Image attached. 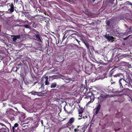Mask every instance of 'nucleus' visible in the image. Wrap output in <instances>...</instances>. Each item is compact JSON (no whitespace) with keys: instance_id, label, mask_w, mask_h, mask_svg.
<instances>
[{"instance_id":"54","label":"nucleus","mask_w":132,"mask_h":132,"mask_svg":"<svg viewBox=\"0 0 132 132\" xmlns=\"http://www.w3.org/2000/svg\"><path fill=\"white\" fill-rule=\"evenodd\" d=\"M48 45H49V41H48ZM48 46H49V45H48Z\"/></svg>"},{"instance_id":"30","label":"nucleus","mask_w":132,"mask_h":132,"mask_svg":"<svg viewBox=\"0 0 132 132\" xmlns=\"http://www.w3.org/2000/svg\"><path fill=\"white\" fill-rule=\"evenodd\" d=\"M82 117L83 119H85L87 118V114H83Z\"/></svg>"},{"instance_id":"38","label":"nucleus","mask_w":132,"mask_h":132,"mask_svg":"<svg viewBox=\"0 0 132 132\" xmlns=\"http://www.w3.org/2000/svg\"><path fill=\"white\" fill-rule=\"evenodd\" d=\"M116 68H113L111 70V71L110 72L112 73H113V72L116 70L115 69Z\"/></svg>"},{"instance_id":"25","label":"nucleus","mask_w":132,"mask_h":132,"mask_svg":"<svg viewBox=\"0 0 132 132\" xmlns=\"http://www.w3.org/2000/svg\"><path fill=\"white\" fill-rule=\"evenodd\" d=\"M36 38H37L38 39V41H39L41 42H42V40H41L40 36L38 34H37L36 35Z\"/></svg>"},{"instance_id":"11","label":"nucleus","mask_w":132,"mask_h":132,"mask_svg":"<svg viewBox=\"0 0 132 132\" xmlns=\"http://www.w3.org/2000/svg\"><path fill=\"white\" fill-rule=\"evenodd\" d=\"M75 119L74 117H72L70 119L68 122L66 124V126L68 127L69 126H71L72 124L75 121Z\"/></svg>"},{"instance_id":"17","label":"nucleus","mask_w":132,"mask_h":132,"mask_svg":"<svg viewBox=\"0 0 132 132\" xmlns=\"http://www.w3.org/2000/svg\"><path fill=\"white\" fill-rule=\"evenodd\" d=\"M98 92H96V90H94L93 91V94L94 95V97H95L96 98V97H97L98 98V103L99 102V101H98L99 99V97H97V95L98 94V91L97 90Z\"/></svg>"},{"instance_id":"50","label":"nucleus","mask_w":132,"mask_h":132,"mask_svg":"<svg viewBox=\"0 0 132 132\" xmlns=\"http://www.w3.org/2000/svg\"><path fill=\"white\" fill-rule=\"evenodd\" d=\"M44 87V84H42V85L41 86V87Z\"/></svg>"},{"instance_id":"3","label":"nucleus","mask_w":132,"mask_h":132,"mask_svg":"<svg viewBox=\"0 0 132 132\" xmlns=\"http://www.w3.org/2000/svg\"><path fill=\"white\" fill-rule=\"evenodd\" d=\"M78 32H75L71 35L69 36L68 37V41H69L71 42L74 43H75V41L79 43V41L77 39H76V37L77 36V33Z\"/></svg>"},{"instance_id":"56","label":"nucleus","mask_w":132,"mask_h":132,"mask_svg":"<svg viewBox=\"0 0 132 132\" xmlns=\"http://www.w3.org/2000/svg\"><path fill=\"white\" fill-rule=\"evenodd\" d=\"M73 45H74L75 46H76L77 45L76 44H73Z\"/></svg>"},{"instance_id":"31","label":"nucleus","mask_w":132,"mask_h":132,"mask_svg":"<svg viewBox=\"0 0 132 132\" xmlns=\"http://www.w3.org/2000/svg\"><path fill=\"white\" fill-rule=\"evenodd\" d=\"M78 112V114H82L83 112V110H80V109H79Z\"/></svg>"},{"instance_id":"42","label":"nucleus","mask_w":132,"mask_h":132,"mask_svg":"<svg viewBox=\"0 0 132 132\" xmlns=\"http://www.w3.org/2000/svg\"><path fill=\"white\" fill-rule=\"evenodd\" d=\"M27 12H28L26 11H22V14H24V15H25L27 13Z\"/></svg>"},{"instance_id":"20","label":"nucleus","mask_w":132,"mask_h":132,"mask_svg":"<svg viewBox=\"0 0 132 132\" xmlns=\"http://www.w3.org/2000/svg\"><path fill=\"white\" fill-rule=\"evenodd\" d=\"M51 88H53L57 86V83L56 82H54L52 83L51 84Z\"/></svg>"},{"instance_id":"36","label":"nucleus","mask_w":132,"mask_h":132,"mask_svg":"<svg viewBox=\"0 0 132 132\" xmlns=\"http://www.w3.org/2000/svg\"><path fill=\"white\" fill-rule=\"evenodd\" d=\"M106 23L107 26H109L110 25V21H107Z\"/></svg>"},{"instance_id":"63","label":"nucleus","mask_w":132,"mask_h":132,"mask_svg":"<svg viewBox=\"0 0 132 132\" xmlns=\"http://www.w3.org/2000/svg\"><path fill=\"white\" fill-rule=\"evenodd\" d=\"M99 63H100V64H101V62H100Z\"/></svg>"},{"instance_id":"64","label":"nucleus","mask_w":132,"mask_h":132,"mask_svg":"<svg viewBox=\"0 0 132 132\" xmlns=\"http://www.w3.org/2000/svg\"><path fill=\"white\" fill-rule=\"evenodd\" d=\"M37 33H39V32L38 31H37Z\"/></svg>"},{"instance_id":"60","label":"nucleus","mask_w":132,"mask_h":132,"mask_svg":"<svg viewBox=\"0 0 132 132\" xmlns=\"http://www.w3.org/2000/svg\"><path fill=\"white\" fill-rule=\"evenodd\" d=\"M72 28V29H73L74 28H73V27H72V28Z\"/></svg>"},{"instance_id":"16","label":"nucleus","mask_w":132,"mask_h":132,"mask_svg":"<svg viewBox=\"0 0 132 132\" xmlns=\"http://www.w3.org/2000/svg\"><path fill=\"white\" fill-rule=\"evenodd\" d=\"M44 78L45 79V85H48L50 84L49 81L50 79L48 80V77L45 76L44 77Z\"/></svg>"},{"instance_id":"18","label":"nucleus","mask_w":132,"mask_h":132,"mask_svg":"<svg viewBox=\"0 0 132 132\" xmlns=\"http://www.w3.org/2000/svg\"><path fill=\"white\" fill-rule=\"evenodd\" d=\"M21 36L20 35L15 36L14 37L12 38L13 40V42H15L18 39L20 38Z\"/></svg>"},{"instance_id":"2","label":"nucleus","mask_w":132,"mask_h":132,"mask_svg":"<svg viewBox=\"0 0 132 132\" xmlns=\"http://www.w3.org/2000/svg\"><path fill=\"white\" fill-rule=\"evenodd\" d=\"M120 87L122 90L124 89V87L126 86L131 87V86H130L129 83L126 81V79L124 77L122 78H120L119 81Z\"/></svg>"},{"instance_id":"43","label":"nucleus","mask_w":132,"mask_h":132,"mask_svg":"<svg viewBox=\"0 0 132 132\" xmlns=\"http://www.w3.org/2000/svg\"><path fill=\"white\" fill-rule=\"evenodd\" d=\"M25 84L27 85H28L30 84V83L28 81H26V82H25Z\"/></svg>"},{"instance_id":"6","label":"nucleus","mask_w":132,"mask_h":132,"mask_svg":"<svg viewBox=\"0 0 132 132\" xmlns=\"http://www.w3.org/2000/svg\"><path fill=\"white\" fill-rule=\"evenodd\" d=\"M93 68H96V70H97L96 69L95 67V65L92 64H90L88 65L87 67H86L85 68V71L88 74H90V73H91L92 72V70L93 69Z\"/></svg>"},{"instance_id":"12","label":"nucleus","mask_w":132,"mask_h":132,"mask_svg":"<svg viewBox=\"0 0 132 132\" xmlns=\"http://www.w3.org/2000/svg\"><path fill=\"white\" fill-rule=\"evenodd\" d=\"M9 129L5 125L0 128V132H9Z\"/></svg>"},{"instance_id":"59","label":"nucleus","mask_w":132,"mask_h":132,"mask_svg":"<svg viewBox=\"0 0 132 132\" xmlns=\"http://www.w3.org/2000/svg\"><path fill=\"white\" fill-rule=\"evenodd\" d=\"M44 13L45 14H46V12H44Z\"/></svg>"},{"instance_id":"28","label":"nucleus","mask_w":132,"mask_h":132,"mask_svg":"<svg viewBox=\"0 0 132 132\" xmlns=\"http://www.w3.org/2000/svg\"><path fill=\"white\" fill-rule=\"evenodd\" d=\"M27 18H29L30 17V14H29V13L28 12H27V13L24 15Z\"/></svg>"},{"instance_id":"51","label":"nucleus","mask_w":132,"mask_h":132,"mask_svg":"<svg viewBox=\"0 0 132 132\" xmlns=\"http://www.w3.org/2000/svg\"><path fill=\"white\" fill-rule=\"evenodd\" d=\"M52 76H49V78H52Z\"/></svg>"},{"instance_id":"39","label":"nucleus","mask_w":132,"mask_h":132,"mask_svg":"<svg viewBox=\"0 0 132 132\" xmlns=\"http://www.w3.org/2000/svg\"><path fill=\"white\" fill-rule=\"evenodd\" d=\"M64 110L65 111V112H66L68 114H69L70 113V112H68L67 110H66V109H65V107H64Z\"/></svg>"},{"instance_id":"5","label":"nucleus","mask_w":132,"mask_h":132,"mask_svg":"<svg viewBox=\"0 0 132 132\" xmlns=\"http://www.w3.org/2000/svg\"><path fill=\"white\" fill-rule=\"evenodd\" d=\"M10 130L11 132H22V131L18 128L19 125L18 123H15L13 126L11 127V125L10 123Z\"/></svg>"},{"instance_id":"29","label":"nucleus","mask_w":132,"mask_h":132,"mask_svg":"<svg viewBox=\"0 0 132 132\" xmlns=\"http://www.w3.org/2000/svg\"><path fill=\"white\" fill-rule=\"evenodd\" d=\"M103 75L104 77H101V76H100V78H99L100 79H101L102 80V79H104L105 77V76L106 75V74L105 73H104L103 74Z\"/></svg>"},{"instance_id":"62","label":"nucleus","mask_w":132,"mask_h":132,"mask_svg":"<svg viewBox=\"0 0 132 132\" xmlns=\"http://www.w3.org/2000/svg\"><path fill=\"white\" fill-rule=\"evenodd\" d=\"M131 28H130V29H129V30H131Z\"/></svg>"},{"instance_id":"26","label":"nucleus","mask_w":132,"mask_h":132,"mask_svg":"<svg viewBox=\"0 0 132 132\" xmlns=\"http://www.w3.org/2000/svg\"><path fill=\"white\" fill-rule=\"evenodd\" d=\"M22 127L23 129H27L28 127L27 126H26L25 123H23L22 124Z\"/></svg>"},{"instance_id":"47","label":"nucleus","mask_w":132,"mask_h":132,"mask_svg":"<svg viewBox=\"0 0 132 132\" xmlns=\"http://www.w3.org/2000/svg\"><path fill=\"white\" fill-rule=\"evenodd\" d=\"M64 1H65L68 2H69L71 0H64Z\"/></svg>"},{"instance_id":"10","label":"nucleus","mask_w":132,"mask_h":132,"mask_svg":"<svg viewBox=\"0 0 132 132\" xmlns=\"http://www.w3.org/2000/svg\"><path fill=\"white\" fill-rule=\"evenodd\" d=\"M109 97L110 96L109 95H106L105 93L104 94H101V96L100 97V103L103 101L105 99V98L108 97Z\"/></svg>"},{"instance_id":"58","label":"nucleus","mask_w":132,"mask_h":132,"mask_svg":"<svg viewBox=\"0 0 132 132\" xmlns=\"http://www.w3.org/2000/svg\"><path fill=\"white\" fill-rule=\"evenodd\" d=\"M100 107H101V105H100V107H99L100 109Z\"/></svg>"},{"instance_id":"4","label":"nucleus","mask_w":132,"mask_h":132,"mask_svg":"<svg viewBox=\"0 0 132 132\" xmlns=\"http://www.w3.org/2000/svg\"><path fill=\"white\" fill-rule=\"evenodd\" d=\"M86 128L85 126H77L73 132H85Z\"/></svg>"},{"instance_id":"49","label":"nucleus","mask_w":132,"mask_h":132,"mask_svg":"<svg viewBox=\"0 0 132 132\" xmlns=\"http://www.w3.org/2000/svg\"><path fill=\"white\" fill-rule=\"evenodd\" d=\"M16 69H19V67H16Z\"/></svg>"},{"instance_id":"61","label":"nucleus","mask_w":132,"mask_h":132,"mask_svg":"<svg viewBox=\"0 0 132 132\" xmlns=\"http://www.w3.org/2000/svg\"><path fill=\"white\" fill-rule=\"evenodd\" d=\"M58 43H59L60 42H59V40L58 41Z\"/></svg>"},{"instance_id":"41","label":"nucleus","mask_w":132,"mask_h":132,"mask_svg":"<svg viewBox=\"0 0 132 132\" xmlns=\"http://www.w3.org/2000/svg\"><path fill=\"white\" fill-rule=\"evenodd\" d=\"M71 128L72 129H75V126H74L73 125H72V126H71Z\"/></svg>"},{"instance_id":"27","label":"nucleus","mask_w":132,"mask_h":132,"mask_svg":"<svg viewBox=\"0 0 132 132\" xmlns=\"http://www.w3.org/2000/svg\"><path fill=\"white\" fill-rule=\"evenodd\" d=\"M23 27H25V28H28V29H30V27L29 26V25L28 24H25L23 26Z\"/></svg>"},{"instance_id":"7","label":"nucleus","mask_w":132,"mask_h":132,"mask_svg":"<svg viewBox=\"0 0 132 132\" xmlns=\"http://www.w3.org/2000/svg\"><path fill=\"white\" fill-rule=\"evenodd\" d=\"M126 75V81L129 83V86H131V88H132V75L130 73H128Z\"/></svg>"},{"instance_id":"32","label":"nucleus","mask_w":132,"mask_h":132,"mask_svg":"<svg viewBox=\"0 0 132 132\" xmlns=\"http://www.w3.org/2000/svg\"><path fill=\"white\" fill-rule=\"evenodd\" d=\"M32 118L31 117H28L27 119V120L28 121V122H29L30 121H32Z\"/></svg>"},{"instance_id":"23","label":"nucleus","mask_w":132,"mask_h":132,"mask_svg":"<svg viewBox=\"0 0 132 132\" xmlns=\"http://www.w3.org/2000/svg\"><path fill=\"white\" fill-rule=\"evenodd\" d=\"M93 95V93L91 92H87V93L85 95V97H86L88 96H90L92 95Z\"/></svg>"},{"instance_id":"44","label":"nucleus","mask_w":132,"mask_h":132,"mask_svg":"<svg viewBox=\"0 0 132 132\" xmlns=\"http://www.w3.org/2000/svg\"><path fill=\"white\" fill-rule=\"evenodd\" d=\"M98 76H97V77L95 78L96 79L95 80H94V81H95L96 80H99V78L98 77Z\"/></svg>"},{"instance_id":"13","label":"nucleus","mask_w":132,"mask_h":132,"mask_svg":"<svg viewBox=\"0 0 132 132\" xmlns=\"http://www.w3.org/2000/svg\"><path fill=\"white\" fill-rule=\"evenodd\" d=\"M81 39V40L82 42L84 44L85 46H86L87 49H89V47L90 46L89 44L83 38H82Z\"/></svg>"},{"instance_id":"37","label":"nucleus","mask_w":132,"mask_h":132,"mask_svg":"<svg viewBox=\"0 0 132 132\" xmlns=\"http://www.w3.org/2000/svg\"><path fill=\"white\" fill-rule=\"evenodd\" d=\"M82 115H83V114H79V117H80V118H78V119L79 120H80V119H81L82 118Z\"/></svg>"},{"instance_id":"19","label":"nucleus","mask_w":132,"mask_h":132,"mask_svg":"<svg viewBox=\"0 0 132 132\" xmlns=\"http://www.w3.org/2000/svg\"><path fill=\"white\" fill-rule=\"evenodd\" d=\"M132 57V54L131 55H127V54H122L121 56V58H123L125 57H128L129 56Z\"/></svg>"},{"instance_id":"34","label":"nucleus","mask_w":132,"mask_h":132,"mask_svg":"<svg viewBox=\"0 0 132 132\" xmlns=\"http://www.w3.org/2000/svg\"><path fill=\"white\" fill-rule=\"evenodd\" d=\"M126 4H128V5H130L132 6V3L129 1L126 2Z\"/></svg>"},{"instance_id":"57","label":"nucleus","mask_w":132,"mask_h":132,"mask_svg":"<svg viewBox=\"0 0 132 132\" xmlns=\"http://www.w3.org/2000/svg\"><path fill=\"white\" fill-rule=\"evenodd\" d=\"M97 74H98V73H95L96 75H97Z\"/></svg>"},{"instance_id":"24","label":"nucleus","mask_w":132,"mask_h":132,"mask_svg":"<svg viewBox=\"0 0 132 132\" xmlns=\"http://www.w3.org/2000/svg\"><path fill=\"white\" fill-rule=\"evenodd\" d=\"M118 77H120V78H122L124 77L123 74L122 73H118Z\"/></svg>"},{"instance_id":"45","label":"nucleus","mask_w":132,"mask_h":132,"mask_svg":"<svg viewBox=\"0 0 132 132\" xmlns=\"http://www.w3.org/2000/svg\"><path fill=\"white\" fill-rule=\"evenodd\" d=\"M80 110H83V111H84V109L82 108H81L80 109Z\"/></svg>"},{"instance_id":"22","label":"nucleus","mask_w":132,"mask_h":132,"mask_svg":"<svg viewBox=\"0 0 132 132\" xmlns=\"http://www.w3.org/2000/svg\"><path fill=\"white\" fill-rule=\"evenodd\" d=\"M31 94L34 95H38V94H39L41 95V93L40 92H34V91H32L31 92Z\"/></svg>"},{"instance_id":"40","label":"nucleus","mask_w":132,"mask_h":132,"mask_svg":"<svg viewBox=\"0 0 132 132\" xmlns=\"http://www.w3.org/2000/svg\"><path fill=\"white\" fill-rule=\"evenodd\" d=\"M113 76L114 77H118V73H117L116 75H113Z\"/></svg>"},{"instance_id":"1","label":"nucleus","mask_w":132,"mask_h":132,"mask_svg":"<svg viewBox=\"0 0 132 132\" xmlns=\"http://www.w3.org/2000/svg\"><path fill=\"white\" fill-rule=\"evenodd\" d=\"M99 112V104H97V106L94 108L93 110V116L92 119V121H96L99 118L98 115Z\"/></svg>"},{"instance_id":"55","label":"nucleus","mask_w":132,"mask_h":132,"mask_svg":"<svg viewBox=\"0 0 132 132\" xmlns=\"http://www.w3.org/2000/svg\"><path fill=\"white\" fill-rule=\"evenodd\" d=\"M17 69H16L15 70V72H17Z\"/></svg>"},{"instance_id":"53","label":"nucleus","mask_w":132,"mask_h":132,"mask_svg":"<svg viewBox=\"0 0 132 132\" xmlns=\"http://www.w3.org/2000/svg\"><path fill=\"white\" fill-rule=\"evenodd\" d=\"M95 0H92V1L93 2H94Z\"/></svg>"},{"instance_id":"8","label":"nucleus","mask_w":132,"mask_h":132,"mask_svg":"<svg viewBox=\"0 0 132 132\" xmlns=\"http://www.w3.org/2000/svg\"><path fill=\"white\" fill-rule=\"evenodd\" d=\"M75 32H77L73 30L69 29L68 30H66L64 32L65 35L67 36L71 35Z\"/></svg>"},{"instance_id":"14","label":"nucleus","mask_w":132,"mask_h":132,"mask_svg":"<svg viewBox=\"0 0 132 132\" xmlns=\"http://www.w3.org/2000/svg\"><path fill=\"white\" fill-rule=\"evenodd\" d=\"M104 37L109 41L112 40L114 39V37L113 36H110L109 35H105Z\"/></svg>"},{"instance_id":"46","label":"nucleus","mask_w":132,"mask_h":132,"mask_svg":"<svg viewBox=\"0 0 132 132\" xmlns=\"http://www.w3.org/2000/svg\"><path fill=\"white\" fill-rule=\"evenodd\" d=\"M37 81H36V82H34V84L33 85H32V86H33V85H34L35 84H36L37 82Z\"/></svg>"},{"instance_id":"15","label":"nucleus","mask_w":132,"mask_h":132,"mask_svg":"<svg viewBox=\"0 0 132 132\" xmlns=\"http://www.w3.org/2000/svg\"><path fill=\"white\" fill-rule=\"evenodd\" d=\"M10 8L8 10V11H9L11 13H12L14 11V6L13 3L11 4L10 5Z\"/></svg>"},{"instance_id":"52","label":"nucleus","mask_w":132,"mask_h":132,"mask_svg":"<svg viewBox=\"0 0 132 132\" xmlns=\"http://www.w3.org/2000/svg\"><path fill=\"white\" fill-rule=\"evenodd\" d=\"M12 118L13 119V120L14 119V117H12Z\"/></svg>"},{"instance_id":"33","label":"nucleus","mask_w":132,"mask_h":132,"mask_svg":"<svg viewBox=\"0 0 132 132\" xmlns=\"http://www.w3.org/2000/svg\"><path fill=\"white\" fill-rule=\"evenodd\" d=\"M67 36H65V34H64V36H63L62 39V42H61V43L63 41L65 38L66 37H67Z\"/></svg>"},{"instance_id":"35","label":"nucleus","mask_w":132,"mask_h":132,"mask_svg":"<svg viewBox=\"0 0 132 132\" xmlns=\"http://www.w3.org/2000/svg\"><path fill=\"white\" fill-rule=\"evenodd\" d=\"M31 76L33 78H35L37 79V76H35L34 74L31 75Z\"/></svg>"},{"instance_id":"9","label":"nucleus","mask_w":132,"mask_h":132,"mask_svg":"<svg viewBox=\"0 0 132 132\" xmlns=\"http://www.w3.org/2000/svg\"><path fill=\"white\" fill-rule=\"evenodd\" d=\"M95 97L94 96V95H92L90 96H88L86 97H84L85 99H87L89 101L90 100L88 103L87 105L89 104L90 103H92L95 99Z\"/></svg>"},{"instance_id":"21","label":"nucleus","mask_w":132,"mask_h":132,"mask_svg":"<svg viewBox=\"0 0 132 132\" xmlns=\"http://www.w3.org/2000/svg\"><path fill=\"white\" fill-rule=\"evenodd\" d=\"M88 55L89 57L91 59H94V56L92 54L90 51H89Z\"/></svg>"},{"instance_id":"48","label":"nucleus","mask_w":132,"mask_h":132,"mask_svg":"<svg viewBox=\"0 0 132 132\" xmlns=\"http://www.w3.org/2000/svg\"><path fill=\"white\" fill-rule=\"evenodd\" d=\"M115 82H111V83H112V84H115Z\"/></svg>"}]
</instances>
